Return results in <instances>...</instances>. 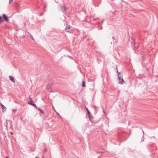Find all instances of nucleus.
I'll list each match as a JSON object with an SVG mask.
<instances>
[{"label":"nucleus","instance_id":"1","mask_svg":"<svg viewBox=\"0 0 158 158\" xmlns=\"http://www.w3.org/2000/svg\"><path fill=\"white\" fill-rule=\"evenodd\" d=\"M65 30L66 32L71 33L72 32V30L70 25L67 26L65 28Z\"/></svg>","mask_w":158,"mask_h":158},{"label":"nucleus","instance_id":"2","mask_svg":"<svg viewBox=\"0 0 158 158\" xmlns=\"http://www.w3.org/2000/svg\"><path fill=\"white\" fill-rule=\"evenodd\" d=\"M28 104L29 105H31L34 107H35L36 108H37V107L36 104L34 103L33 102L32 100H31L29 102H28Z\"/></svg>","mask_w":158,"mask_h":158},{"label":"nucleus","instance_id":"3","mask_svg":"<svg viewBox=\"0 0 158 158\" xmlns=\"http://www.w3.org/2000/svg\"><path fill=\"white\" fill-rule=\"evenodd\" d=\"M2 17L4 19L5 21L8 22L9 20L8 17L6 15L4 14L3 15Z\"/></svg>","mask_w":158,"mask_h":158},{"label":"nucleus","instance_id":"4","mask_svg":"<svg viewBox=\"0 0 158 158\" xmlns=\"http://www.w3.org/2000/svg\"><path fill=\"white\" fill-rule=\"evenodd\" d=\"M118 83L121 84H123L126 83L124 81V80H119V81L118 82Z\"/></svg>","mask_w":158,"mask_h":158},{"label":"nucleus","instance_id":"5","mask_svg":"<svg viewBox=\"0 0 158 158\" xmlns=\"http://www.w3.org/2000/svg\"><path fill=\"white\" fill-rule=\"evenodd\" d=\"M61 10H62L64 14H65L66 12V8L65 6L62 7Z\"/></svg>","mask_w":158,"mask_h":158},{"label":"nucleus","instance_id":"6","mask_svg":"<svg viewBox=\"0 0 158 158\" xmlns=\"http://www.w3.org/2000/svg\"><path fill=\"white\" fill-rule=\"evenodd\" d=\"M88 115L89 117V120L92 123H93V122L92 121L91 118H93V116L91 115V114H88Z\"/></svg>","mask_w":158,"mask_h":158},{"label":"nucleus","instance_id":"7","mask_svg":"<svg viewBox=\"0 0 158 158\" xmlns=\"http://www.w3.org/2000/svg\"><path fill=\"white\" fill-rule=\"evenodd\" d=\"M0 105L1 106L2 108V109L3 110H6V107L4 106L3 105H2L1 103H0Z\"/></svg>","mask_w":158,"mask_h":158},{"label":"nucleus","instance_id":"8","mask_svg":"<svg viewBox=\"0 0 158 158\" xmlns=\"http://www.w3.org/2000/svg\"><path fill=\"white\" fill-rule=\"evenodd\" d=\"M118 79H123V78L122 79V74H121V73H119L118 74Z\"/></svg>","mask_w":158,"mask_h":158},{"label":"nucleus","instance_id":"9","mask_svg":"<svg viewBox=\"0 0 158 158\" xmlns=\"http://www.w3.org/2000/svg\"><path fill=\"white\" fill-rule=\"evenodd\" d=\"M38 110L40 111V112L42 113L43 114H44V113L43 110H42V109H41L40 108H37Z\"/></svg>","mask_w":158,"mask_h":158},{"label":"nucleus","instance_id":"10","mask_svg":"<svg viewBox=\"0 0 158 158\" xmlns=\"http://www.w3.org/2000/svg\"><path fill=\"white\" fill-rule=\"evenodd\" d=\"M82 86L83 87H85V82L84 80L82 81Z\"/></svg>","mask_w":158,"mask_h":158},{"label":"nucleus","instance_id":"11","mask_svg":"<svg viewBox=\"0 0 158 158\" xmlns=\"http://www.w3.org/2000/svg\"><path fill=\"white\" fill-rule=\"evenodd\" d=\"M3 20L2 18V17L0 16V24L3 23Z\"/></svg>","mask_w":158,"mask_h":158},{"label":"nucleus","instance_id":"12","mask_svg":"<svg viewBox=\"0 0 158 158\" xmlns=\"http://www.w3.org/2000/svg\"><path fill=\"white\" fill-rule=\"evenodd\" d=\"M86 109L87 110V111L88 114H91V113L89 111V110L87 108H86Z\"/></svg>","mask_w":158,"mask_h":158},{"label":"nucleus","instance_id":"13","mask_svg":"<svg viewBox=\"0 0 158 158\" xmlns=\"http://www.w3.org/2000/svg\"><path fill=\"white\" fill-rule=\"evenodd\" d=\"M9 77L10 78V79H14L13 77L11 76H9Z\"/></svg>","mask_w":158,"mask_h":158},{"label":"nucleus","instance_id":"14","mask_svg":"<svg viewBox=\"0 0 158 158\" xmlns=\"http://www.w3.org/2000/svg\"><path fill=\"white\" fill-rule=\"evenodd\" d=\"M9 4L11 2L13 1V0H9Z\"/></svg>","mask_w":158,"mask_h":158},{"label":"nucleus","instance_id":"15","mask_svg":"<svg viewBox=\"0 0 158 158\" xmlns=\"http://www.w3.org/2000/svg\"><path fill=\"white\" fill-rule=\"evenodd\" d=\"M10 80V81H11L12 82H15V80Z\"/></svg>","mask_w":158,"mask_h":158},{"label":"nucleus","instance_id":"16","mask_svg":"<svg viewBox=\"0 0 158 158\" xmlns=\"http://www.w3.org/2000/svg\"><path fill=\"white\" fill-rule=\"evenodd\" d=\"M96 152L98 153H100L102 152Z\"/></svg>","mask_w":158,"mask_h":158},{"label":"nucleus","instance_id":"17","mask_svg":"<svg viewBox=\"0 0 158 158\" xmlns=\"http://www.w3.org/2000/svg\"><path fill=\"white\" fill-rule=\"evenodd\" d=\"M17 110L16 109H14V110H13V111L15 112H16V111H17Z\"/></svg>","mask_w":158,"mask_h":158},{"label":"nucleus","instance_id":"18","mask_svg":"<svg viewBox=\"0 0 158 158\" xmlns=\"http://www.w3.org/2000/svg\"><path fill=\"white\" fill-rule=\"evenodd\" d=\"M142 131H143V135H144V131L143 130Z\"/></svg>","mask_w":158,"mask_h":158},{"label":"nucleus","instance_id":"19","mask_svg":"<svg viewBox=\"0 0 158 158\" xmlns=\"http://www.w3.org/2000/svg\"><path fill=\"white\" fill-rule=\"evenodd\" d=\"M114 37H113V40H114Z\"/></svg>","mask_w":158,"mask_h":158},{"label":"nucleus","instance_id":"20","mask_svg":"<svg viewBox=\"0 0 158 158\" xmlns=\"http://www.w3.org/2000/svg\"><path fill=\"white\" fill-rule=\"evenodd\" d=\"M5 158H9V157L7 156H6Z\"/></svg>","mask_w":158,"mask_h":158},{"label":"nucleus","instance_id":"21","mask_svg":"<svg viewBox=\"0 0 158 158\" xmlns=\"http://www.w3.org/2000/svg\"><path fill=\"white\" fill-rule=\"evenodd\" d=\"M143 138H142V140H143V139L144 138H143Z\"/></svg>","mask_w":158,"mask_h":158},{"label":"nucleus","instance_id":"22","mask_svg":"<svg viewBox=\"0 0 158 158\" xmlns=\"http://www.w3.org/2000/svg\"><path fill=\"white\" fill-rule=\"evenodd\" d=\"M144 138H143V140H142V141H144Z\"/></svg>","mask_w":158,"mask_h":158},{"label":"nucleus","instance_id":"23","mask_svg":"<svg viewBox=\"0 0 158 158\" xmlns=\"http://www.w3.org/2000/svg\"><path fill=\"white\" fill-rule=\"evenodd\" d=\"M103 113H105V111H104V110H103Z\"/></svg>","mask_w":158,"mask_h":158},{"label":"nucleus","instance_id":"24","mask_svg":"<svg viewBox=\"0 0 158 158\" xmlns=\"http://www.w3.org/2000/svg\"><path fill=\"white\" fill-rule=\"evenodd\" d=\"M42 15V14H40V16H41V15Z\"/></svg>","mask_w":158,"mask_h":158},{"label":"nucleus","instance_id":"25","mask_svg":"<svg viewBox=\"0 0 158 158\" xmlns=\"http://www.w3.org/2000/svg\"><path fill=\"white\" fill-rule=\"evenodd\" d=\"M11 134H13V133L11 132Z\"/></svg>","mask_w":158,"mask_h":158},{"label":"nucleus","instance_id":"26","mask_svg":"<svg viewBox=\"0 0 158 158\" xmlns=\"http://www.w3.org/2000/svg\"><path fill=\"white\" fill-rule=\"evenodd\" d=\"M103 21H103H103H102V23H103Z\"/></svg>","mask_w":158,"mask_h":158},{"label":"nucleus","instance_id":"27","mask_svg":"<svg viewBox=\"0 0 158 158\" xmlns=\"http://www.w3.org/2000/svg\"><path fill=\"white\" fill-rule=\"evenodd\" d=\"M57 113V114H58V113Z\"/></svg>","mask_w":158,"mask_h":158}]
</instances>
